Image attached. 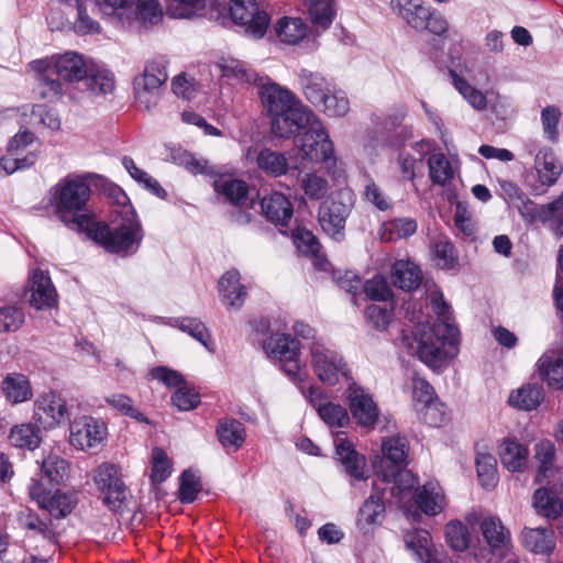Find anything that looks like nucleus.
<instances>
[{
  "instance_id": "nucleus-63",
  "label": "nucleus",
  "mask_w": 563,
  "mask_h": 563,
  "mask_svg": "<svg viewBox=\"0 0 563 563\" xmlns=\"http://www.w3.org/2000/svg\"><path fill=\"white\" fill-rule=\"evenodd\" d=\"M24 323L23 311L14 306L0 307V332H14Z\"/></svg>"
},
{
  "instance_id": "nucleus-19",
  "label": "nucleus",
  "mask_w": 563,
  "mask_h": 563,
  "mask_svg": "<svg viewBox=\"0 0 563 563\" xmlns=\"http://www.w3.org/2000/svg\"><path fill=\"white\" fill-rule=\"evenodd\" d=\"M298 77L306 99L317 108L321 102H324V98L334 86L321 74L308 69H301Z\"/></svg>"
},
{
  "instance_id": "nucleus-35",
  "label": "nucleus",
  "mask_w": 563,
  "mask_h": 563,
  "mask_svg": "<svg viewBox=\"0 0 563 563\" xmlns=\"http://www.w3.org/2000/svg\"><path fill=\"white\" fill-rule=\"evenodd\" d=\"M406 549L421 563H432L431 536L427 530L412 529L404 534Z\"/></svg>"
},
{
  "instance_id": "nucleus-24",
  "label": "nucleus",
  "mask_w": 563,
  "mask_h": 563,
  "mask_svg": "<svg viewBox=\"0 0 563 563\" xmlns=\"http://www.w3.org/2000/svg\"><path fill=\"white\" fill-rule=\"evenodd\" d=\"M219 291L221 300L227 307L240 309L243 306L246 290L240 283V273L236 269H230L221 276Z\"/></svg>"
},
{
  "instance_id": "nucleus-52",
  "label": "nucleus",
  "mask_w": 563,
  "mask_h": 563,
  "mask_svg": "<svg viewBox=\"0 0 563 563\" xmlns=\"http://www.w3.org/2000/svg\"><path fill=\"white\" fill-rule=\"evenodd\" d=\"M42 473L52 485H58L67 476L69 472L68 463L54 454L46 456L41 465Z\"/></svg>"
},
{
  "instance_id": "nucleus-57",
  "label": "nucleus",
  "mask_w": 563,
  "mask_h": 563,
  "mask_svg": "<svg viewBox=\"0 0 563 563\" xmlns=\"http://www.w3.org/2000/svg\"><path fill=\"white\" fill-rule=\"evenodd\" d=\"M122 164L133 179H135L140 184H143L144 187L155 196L159 198L165 197L166 191L164 188L161 187L158 181L151 177L144 170L140 169L131 157H123Z\"/></svg>"
},
{
  "instance_id": "nucleus-54",
  "label": "nucleus",
  "mask_w": 563,
  "mask_h": 563,
  "mask_svg": "<svg viewBox=\"0 0 563 563\" xmlns=\"http://www.w3.org/2000/svg\"><path fill=\"white\" fill-rule=\"evenodd\" d=\"M349 106L345 92L333 86L324 98V102H321L318 108L330 117H343L347 113Z\"/></svg>"
},
{
  "instance_id": "nucleus-41",
  "label": "nucleus",
  "mask_w": 563,
  "mask_h": 563,
  "mask_svg": "<svg viewBox=\"0 0 563 563\" xmlns=\"http://www.w3.org/2000/svg\"><path fill=\"white\" fill-rule=\"evenodd\" d=\"M536 511L548 519H556L563 511V504L556 494L548 488H539L533 495Z\"/></svg>"
},
{
  "instance_id": "nucleus-49",
  "label": "nucleus",
  "mask_w": 563,
  "mask_h": 563,
  "mask_svg": "<svg viewBox=\"0 0 563 563\" xmlns=\"http://www.w3.org/2000/svg\"><path fill=\"white\" fill-rule=\"evenodd\" d=\"M539 372L549 386L563 388V360L544 355L539 360Z\"/></svg>"
},
{
  "instance_id": "nucleus-36",
  "label": "nucleus",
  "mask_w": 563,
  "mask_h": 563,
  "mask_svg": "<svg viewBox=\"0 0 563 563\" xmlns=\"http://www.w3.org/2000/svg\"><path fill=\"white\" fill-rule=\"evenodd\" d=\"M544 398L543 388L537 384H527L512 391L509 405L514 408L531 411L537 409Z\"/></svg>"
},
{
  "instance_id": "nucleus-37",
  "label": "nucleus",
  "mask_w": 563,
  "mask_h": 563,
  "mask_svg": "<svg viewBox=\"0 0 563 563\" xmlns=\"http://www.w3.org/2000/svg\"><path fill=\"white\" fill-rule=\"evenodd\" d=\"M528 454L525 445L511 439L505 440L499 450L503 465L511 472H520L525 467Z\"/></svg>"
},
{
  "instance_id": "nucleus-11",
  "label": "nucleus",
  "mask_w": 563,
  "mask_h": 563,
  "mask_svg": "<svg viewBox=\"0 0 563 563\" xmlns=\"http://www.w3.org/2000/svg\"><path fill=\"white\" fill-rule=\"evenodd\" d=\"M107 439V426L90 416L76 418L70 424V443L81 451H95Z\"/></svg>"
},
{
  "instance_id": "nucleus-26",
  "label": "nucleus",
  "mask_w": 563,
  "mask_h": 563,
  "mask_svg": "<svg viewBox=\"0 0 563 563\" xmlns=\"http://www.w3.org/2000/svg\"><path fill=\"white\" fill-rule=\"evenodd\" d=\"M525 548L534 554H551L555 549L554 531L550 528H525L521 532Z\"/></svg>"
},
{
  "instance_id": "nucleus-62",
  "label": "nucleus",
  "mask_w": 563,
  "mask_h": 563,
  "mask_svg": "<svg viewBox=\"0 0 563 563\" xmlns=\"http://www.w3.org/2000/svg\"><path fill=\"white\" fill-rule=\"evenodd\" d=\"M416 410L420 415V419L431 427H440L446 418L445 407L438 399L418 407Z\"/></svg>"
},
{
  "instance_id": "nucleus-55",
  "label": "nucleus",
  "mask_w": 563,
  "mask_h": 563,
  "mask_svg": "<svg viewBox=\"0 0 563 563\" xmlns=\"http://www.w3.org/2000/svg\"><path fill=\"white\" fill-rule=\"evenodd\" d=\"M496 459L489 453H479L476 457L477 476L484 488L490 489L497 483Z\"/></svg>"
},
{
  "instance_id": "nucleus-32",
  "label": "nucleus",
  "mask_w": 563,
  "mask_h": 563,
  "mask_svg": "<svg viewBox=\"0 0 563 563\" xmlns=\"http://www.w3.org/2000/svg\"><path fill=\"white\" fill-rule=\"evenodd\" d=\"M66 10L75 11L74 22H69L74 31L79 34H95L100 32V25L91 19L87 11L88 8H96L90 0H62Z\"/></svg>"
},
{
  "instance_id": "nucleus-2",
  "label": "nucleus",
  "mask_w": 563,
  "mask_h": 563,
  "mask_svg": "<svg viewBox=\"0 0 563 563\" xmlns=\"http://www.w3.org/2000/svg\"><path fill=\"white\" fill-rule=\"evenodd\" d=\"M260 98L276 137H295L311 118V110L294 92L269 79L261 84Z\"/></svg>"
},
{
  "instance_id": "nucleus-30",
  "label": "nucleus",
  "mask_w": 563,
  "mask_h": 563,
  "mask_svg": "<svg viewBox=\"0 0 563 563\" xmlns=\"http://www.w3.org/2000/svg\"><path fill=\"white\" fill-rule=\"evenodd\" d=\"M163 12L157 0H136L132 11H128L123 24L137 23L143 26L157 24Z\"/></svg>"
},
{
  "instance_id": "nucleus-38",
  "label": "nucleus",
  "mask_w": 563,
  "mask_h": 563,
  "mask_svg": "<svg viewBox=\"0 0 563 563\" xmlns=\"http://www.w3.org/2000/svg\"><path fill=\"white\" fill-rule=\"evenodd\" d=\"M22 110L23 124L25 125L43 126L55 131L60 128V120L57 114L44 106H25L22 107Z\"/></svg>"
},
{
  "instance_id": "nucleus-31",
  "label": "nucleus",
  "mask_w": 563,
  "mask_h": 563,
  "mask_svg": "<svg viewBox=\"0 0 563 563\" xmlns=\"http://www.w3.org/2000/svg\"><path fill=\"white\" fill-rule=\"evenodd\" d=\"M216 432L219 442L228 451H238L246 438L243 423L235 419L225 418L219 420Z\"/></svg>"
},
{
  "instance_id": "nucleus-27",
  "label": "nucleus",
  "mask_w": 563,
  "mask_h": 563,
  "mask_svg": "<svg viewBox=\"0 0 563 563\" xmlns=\"http://www.w3.org/2000/svg\"><path fill=\"white\" fill-rule=\"evenodd\" d=\"M417 506L429 516L440 514L446 506L443 489L437 483H427L413 494Z\"/></svg>"
},
{
  "instance_id": "nucleus-17",
  "label": "nucleus",
  "mask_w": 563,
  "mask_h": 563,
  "mask_svg": "<svg viewBox=\"0 0 563 563\" xmlns=\"http://www.w3.org/2000/svg\"><path fill=\"white\" fill-rule=\"evenodd\" d=\"M30 292L29 301L36 309L52 308L57 301V292L51 277L42 271L33 272Z\"/></svg>"
},
{
  "instance_id": "nucleus-58",
  "label": "nucleus",
  "mask_w": 563,
  "mask_h": 563,
  "mask_svg": "<svg viewBox=\"0 0 563 563\" xmlns=\"http://www.w3.org/2000/svg\"><path fill=\"white\" fill-rule=\"evenodd\" d=\"M364 316L372 328L385 331L393 319V308L388 305L372 303L366 307Z\"/></svg>"
},
{
  "instance_id": "nucleus-64",
  "label": "nucleus",
  "mask_w": 563,
  "mask_h": 563,
  "mask_svg": "<svg viewBox=\"0 0 563 563\" xmlns=\"http://www.w3.org/2000/svg\"><path fill=\"white\" fill-rule=\"evenodd\" d=\"M294 243L305 255L318 257L320 243L312 232L305 229H297L292 232Z\"/></svg>"
},
{
  "instance_id": "nucleus-21",
  "label": "nucleus",
  "mask_w": 563,
  "mask_h": 563,
  "mask_svg": "<svg viewBox=\"0 0 563 563\" xmlns=\"http://www.w3.org/2000/svg\"><path fill=\"white\" fill-rule=\"evenodd\" d=\"M214 190L234 206L250 209L254 201L249 197L247 185L240 179L221 177L213 183Z\"/></svg>"
},
{
  "instance_id": "nucleus-56",
  "label": "nucleus",
  "mask_w": 563,
  "mask_h": 563,
  "mask_svg": "<svg viewBox=\"0 0 563 563\" xmlns=\"http://www.w3.org/2000/svg\"><path fill=\"white\" fill-rule=\"evenodd\" d=\"M430 178L434 184L445 185L453 178V169L444 154H432L428 159Z\"/></svg>"
},
{
  "instance_id": "nucleus-46",
  "label": "nucleus",
  "mask_w": 563,
  "mask_h": 563,
  "mask_svg": "<svg viewBox=\"0 0 563 563\" xmlns=\"http://www.w3.org/2000/svg\"><path fill=\"white\" fill-rule=\"evenodd\" d=\"M170 157L176 165L184 167L190 174L210 175L213 173V168L211 165H209L208 161L198 157L185 150H174Z\"/></svg>"
},
{
  "instance_id": "nucleus-40",
  "label": "nucleus",
  "mask_w": 563,
  "mask_h": 563,
  "mask_svg": "<svg viewBox=\"0 0 563 563\" xmlns=\"http://www.w3.org/2000/svg\"><path fill=\"white\" fill-rule=\"evenodd\" d=\"M268 355L276 360H289L298 356L299 343L289 334L272 335L265 343Z\"/></svg>"
},
{
  "instance_id": "nucleus-18",
  "label": "nucleus",
  "mask_w": 563,
  "mask_h": 563,
  "mask_svg": "<svg viewBox=\"0 0 563 563\" xmlns=\"http://www.w3.org/2000/svg\"><path fill=\"white\" fill-rule=\"evenodd\" d=\"M408 450L407 438L401 435L388 437L382 442L383 456H376L373 466L375 467V464L379 466L380 461H384V466L387 470L402 467L406 464Z\"/></svg>"
},
{
  "instance_id": "nucleus-53",
  "label": "nucleus",
  "mask_w": 563,
  "mask_h": 563,
  "mask_svg": "<svg viewBox=\"0 0 563 563\" xmlns=\"http://www.w3.org/2000/svg\"><path fill=\"white\" fill-rule=\"evenodd\" d=\"M104 401L123 416L135 419L139 422L151 423V421L134 407L133 400L125 394H111L104 397Z\"/></svg>"
},
{
  "instance_id": "nucleus-39",
  "label": "nucleus",
  "mask_w": 563,
  "mask_h": 563,
  "mask_svg": "<svg viewBox=\"0 0 563 563\" xmlns=\"http://www.w3.org/2000/svg\"><path fill=\"white\" fill-rule=\"evenodd\" d=\"M167 79V62L163 57H157L146 63L143 74L135 77L134 82L148 86L152 89H161Z\"/></svg>"
},
{
  "instance_id": "nucleus-4",
  "label": "nucleus",
  "mask_w": 563,
  "mask_h": 563,
  "mask_svg": "<svg viewBox=\"0 0 563 563\" xmlns=\"http://www.w3.org/2000/svg\"><path fill=\"white\" fill-rule=\"evenodd\" d=\"M114 190L120 191L119 188ZM119 197L121 200L118 201L119 206L114 213L122 217V222L113 229L107 224L91 222L90 229L85 231L108 252L128 255L137 250L143 232L132 206L126 202V196L119 192Z\"/></svg>"
},
{
  "instance_id": "nucleus-22",
  "label": "nucleus",
  "mask_w": 563,
  "mask_h": 563,
  "mask_svg": "<svg viewBox=\"0 0 563 563\" xmlns=\"http://www.w3.org/2000/svg\"><path fill=\"white\" fill-rule=\"evenodd\" d=\"M393 11L412 29L422 31L430 18V8L424 7L420 0H391Z\"/></svg>"
},
{
  "instance_id": "nucleus-59",
  "label": "nucleus",
  "mask_w": 563,
  "mask_h": 563,
  "mask_svg": "<svg viewBox=\"0 0 563 563\" xmlns=\"http://www.w3.org/2000/svg\"><path fill=\"white\" fill-rule=\"evenodd\" d=\"M301 189L311 200H320L328 194L330 186L325 178L316 173H307L300 180Z\"/></svg>"
},
{
  "instance_id": "nucleus-1",
  "label": "nucleus",
  "mask_w": 563,
  "mask_h": 563,
  "mask_svg": "<svg viewBox=\"0 0 563 563\" xmlns=\"http://www.w3.org/2000/svg\"><path fill=\"white\" fill-rule=\"evenodd\" d=\"M434 312L441 318L432 327L418 323L409 333L401 338L402 346L410 355L417 356L429 366L439 365L446 356L445 346L457 342L459 329L446 319L449 305L440 289L429 294Z\"/></svg>"
},
{
  "instance_id": "nucleus-14",
  "label": "nucleus",
  "mask_w": 563,
  "mask_h": 563,
  "mask_svg": "<svg viewBox=\"0 0 563 563\" xmlns=\"http://www.w3.org/2000/svg\"><path fill=\"white\" fill-rule=\"evenodd\" d=\"M350 410L356 422L365 428H372L377 421L378 409L372 396L355 383L347 390Z\"/></svg>"
},
{
  "instance_id": "nucleus-25",
  "label": "nucleus",
  "mask_w": 563,
  "mask_h": 563,
  "mask_svg": "<svg viewBox=\"0 0 563 563\" xmlns=\"http://www.w3.org/2000/svg\"><path fill=\"white\" fill-rule=\"evenodd\" d=\"M261 206L265 217L277 225L286 227L292 218V205L280 192H272L265 196Z\"/></svg>"
},
{
  "instance_id": "nucleus-45",
  "label": "nucleus",
  "mask_w": 563,
  "mask_h": 563,
  "mask_svg": "<svg viewBox=\"0 0 563 563\" xmlns=\"http://www.w3.org/2000/svg\"><path fill=\"white\" fill-rule=\"evenodd\" d=\"M256 162L260 169L274 177L285 175L289 168L286 156L269 148L262 150Z\"/></svg>"
},
{
  "instance_id": "nucleus-61",
  "label": "nucleus",
  "mask_w": 563,
  "mask_h": 563,
  "mask_svg": "<svg viewBox=\"0 0 563 563\" xmlns=\"http://www.w3.org/2000/svg\"><path fill=\"white\" fill-rule=\"evenodd\" d=\"M95 7L108 16L115 15L122 23L128 11H132L135 0H90Z\"/></svg>"
},
{
  "instance_id": "nucleus-10",
  "label": "nucleus",
  "mask_w": 563,
  "mask_h": 563,
  "mask_svg": "<svg viewBox=\"0 0 563 563\" xmlns=\"http://www.w3.org/2000/svg\"><path fill=\"white\" fill-rule=\"evenodd\" d=\"M310 353L313 371L321 382L334 385L341 376H347V365L338 352L313 342Z\"/></svg>"
},
{
  "instance_id": "nucleus-20",
  "label": "nucleus",
  "mask_w": 563,
  "mask_h": 563,
  "mask_svg": "<svg viewBox=\"0 0 563 563\" xmlns=\"http://www.w3.org/2000/svg\"><path fill=\"white\" fill-rule=\"evenodd\" d=\"M534 169L539 186L547 189L558 181L563 167L551 148H542L534 157Z\"/></svg>"
},
{
  "instance_id": "nucleus-48",
  "label": "nucleus",
  "mask_w": 563,
  "mask_h": 563,
  "mask_svg": "<svg viewBox=\"0 0 563 563\" xmlns=\"http://www.w3.org/2000/svg\"><path fill=\"white\" fill-rule=\"evenodd\" d=\"M9 439L14 446L30 450L37 448L41 442L40 430L31 423H22L13 427Z\"/></svg>"
},
{
  "instance_id": "nucleus-28",
  "label": "nucleus",
  "mask_w": 563,
  "mask_h": 563,
  "mask_svg": "<svg viewBox=\"0 0 563 563\" xmlns=\"http://www.w3.org/2000/svg\"><path fill=\"white\" fill-rule=\"evenodd\" d=\"M385 517V504L379 495H371L358 510L356 525L361 531L368 533L382 525Z\"/></svg>"
},
{
  "instance_id": "nucleus-51",
  "label": "nucleus",
  "mask_w": 563,
  "mask_h": 563,
  "mask_svg": "<svg viewBox=\"0 0 563 563\" xmlns=\"http://www.w3.org/2000/svg\"><path fill=\"white\" fill-rule=\"evenodd\" d=\"M445 540L449 547L463 552L470 547V532L467 527L460 520H451L444 529Z\"/></svg>"
},
{
  "instance_id": "nucleus-42",
  "label": "nucleus",
  "mask_w": 563,
  "mask_h": 563,
  "mask_svg": "<svg viewBox=\"0 0 563 563\" xmlns=\"http://www.w3.org/2000/svg\"><path fill=\"white\" fill-rule=\"evenodd\" d=\"M280 42L288 45L298 44L307 34V25L300 18L280 19L275 27Z\"/></svg>"
},
{
  "instance_id": "nucleus-47",
  "label": "nucleus",
  "mask_w": 563,
  "mask_h": 563,
  "mask_svg": "<svg viewBox=\"0 0 563 563\" xmlns=\"http://www.w3.org/2000/svg\"><path fill=\"white\" fill-rule=\"evenodd\" d=\"M88 79V87L95 93L109 95L115 89L114 75L92 62Z\"/></svg>"
},
{
  "instance_id": "nucleus-23",
  "label": "nucleus",
  "mask_w": 563,
  "mask_h": 563,
  "mask_svg": "<svg viewBox=\"0 0 563 563\" xmlns=\"http://www.w3.org/2000/svg\"><path fill=\"white\" fill-rule=\"evenodd\" d=\"M18 523L33 537L40 536L54 545L58 543V533L51 519L44 521L34 511L25 509L19 512Z\"/></svg>"
},
{
  "instance_id": "nucleus-33",
  "label": "nucleus",
  "mask_w": 563,
  "mask_h": 563,
  "mask_svg": "<svg viewBox=\"0 0 563 563\" xmlns=\"http://www.w3.org/2000/svg\"><path fill=\"white\" fill-rule=\"evenodd\" d=\"M393 284L402 290H413L422 280L420 268L410 261H396L391 268Z\"/></svg>"
},
{
  "instance_id": "nucleus-16",
  "label": "nucleus",
  "mask_w": 563,
  "mask_h": 563,
  "mask_svg": "<svg viewBox=\"0 0 563 563\" xmlns=\"http://www.w3.org/2000/svg\"><path fill=\"white\" fill-rule=\"evenodd\" d=\"M375 470L383 481H394L391 494L399 503L405 505L406 498L411 496L412 489L418 484L416 476L409 470L402 467L387 470L384 466V461H380L379 466L375 464Z\"/></svg>"
},
{
  "instance_id": "nucleus-3",
  "label": "nucleus",
  "mask_w": 563,
  "mask_h": 563,
  "mask_svg": "<svg viewBox=\"0 0 563 563\" xmlns=\"http://www.w3.org/2000/svg\"><path fill=\"white\" fill-rule=\"evenodd\" d=\"M106 185H109L108 180L93 173L69 175L62 179L55 188L59 219L70 229L80 232L89 230L91 218L78 212L85 209L90 198L91 186L104 188Z\"/></svg>"
},
{
  "instance_id": "nucleus-5",
  "label": "nucleus",
  "mask_w": 563,
  "mask_h": 563,
  "mask_svg": "<svg viewBox=\"0 0 563 563\" xmlns=\"http://www.w3.org/2000/svg\"><path fill=\"white\" fill-rule=\"evenodd\" d=\"M308 121V123L302 124L295 135H298L296 145L301 158L314 163L334 162L333 143L323 123L312 111Z\"/></svg>"
},
{
  "instance_id": "nucleus-12",
  "label": "nucleus",
  "mask_w": 563,
  "mask_h": 563,
  "mask_svg": "<svg viewBox=\"0 0 563 563\" xmlns=\"http://www.w3.org/2000/svg\"><path fill=\"white\" fill-rule=\"evenodd\" d=\"M481 531L489 545L474 548L473 556L478 563H488L496 551L506 549L510 542V533L497 517H487L481 522Z\"/></svg>"
},
{
  "instance_id": "nucleus-9",
  "label": "nucleus",
  "mask_w": 563,
  "mask_h": 563,
  "mask_svg": "<svg viewBox=\"0 0 563 563\" xmlns=\"http://www.w3.org/2000/svg\"><path fill=\"white\" fill-rule=\"evenodd\" d=\"M230 14L235 24L244 27L246 35L262 38L268 27V14L258 8L256 0H231Z\"/></svg>"
},
{
  "instance_id": "nucleus-60",
  "label": "nucleus",
  "mask_w": 563,
  "mask_h": 563,
  "mask_svg": "<svg viewBox=\"0 0 563 563\" xmlns=\"http://www.w3.org/2000/svg\"><path fill=\"white\" fill-rule=\"evenodd\" d=\"M453 75V82L459 92L464 97V99L475 109L483 110L486 108V97L484 93L473 86H471L466 80L459 77L456 74Z\"/></svg>"
},
{
  "instance_id": "nucleus-34",
  "label": "nucleus",
  "mask_w": 563,
  "mask_h": 563,
  "mask_svg": "<svg viewBox=\"0 0 563 563\" xmlns=\"http://www.w3.org/2000/svg\"><path fill=\"white\" fill-rule=\"evenodd\" d=\"M2 391L11 404H21L32 398L33 391L26 376L19 373H11L2 382Z\"/></svg>"
},
{
  "instance_id": "nucleus-8",
  "label": "nucleus",
  "mask_w": 563,
  "mask_h": 563,
  "mask_svg": "<svg viewBox=\"0 0 563 563\" xmlns=\"http://www.w3.org/2000/svg\"><path fill=\"white\" fill-rule=\"evenodd\" d=\"M92 60L76 52H66L51 59H37L30 63V67L36 73H47L52 67L56 74L66 81H80L87 78L91 71Z\"/></svg>"
},
{
  "instance_id": "nucleus-44",
  "label": "nucleus",
  "mask_w": 563,
  "mask_h": 563,
  "mask_svg": "<svg viewBox=\"0 0 563 563\" xmlns=\"http://www.w3.org/2000/svg\"><path fill=\"white\" fill-rule=\"evenodd\" d=\"M45 505L41 508L48 511V514L56 518L62 519L67 517L77 505V497L73 493H65L56 490L46 499Z\"/></svg>"
},
{
  "instance_id": "nucleus-50",
  "label": "nucleus",
  "mask_w": 563,
  "mask_h": 563,
  "mask_svg": "<svg viewBox=\"0 0 563 563\" xmlns=\"http://www.w3.org/2000/svg\"><path fill=\"white\" fill-rule=\"evenodd\" d=\"M151 483L158 485L172 474L173 464L167 453L161 448H154L151 453Z\"/></svg>"
},
{
  "instance_id": "nucleus-43",
  "label": "nucleus",
  "mask_w": 563,
  "mask_h": 563,
  "mask_svg": "<svg viewBox=\"0 0 563 563\" xmlns=\"http://www.w3.org/2000/svg\"><path fill=\"white\" fill-rule=\"evenodd\" d=\"M306 2L310 21L316 30H327L331 25L335 14L333 0H306Z\"/></svg>"
},
{
  "instance_id": "nucleus-6",
  "label": "nucleus",
  "mask_w": 563,
  "mask_h": 563,
  "mask_svg": "<svg viewBox=\"0 0 563 563\" xmlns=\"http://www.w3.org/2000/svg\"><path fill=\"white\" fill-rule=\"evenodd\" d=\"M355 198L350 189L338 191L330 200L322 202L318 210V222L322 231L334 241L341 242L345 238V223L353 207Z\"/></svg>"
},
{
  "instance_id": "nucleus-13",
  "label": "nucleus",
  "mask_w": 563,
  "mask_h": 563,
  "mask_svg": "<svg viewBox=\"0 0 563 563\" xmlns=\"http://www.w3.org/2000/svg\"><path fill=\"white\" fill-rule=\"evenodd\" d=\"M34 418L45 429H52L69 419L66 401L54 391H46L34 401Z\"/></svg>"
},
{
  "instance_id": "nucleus-29",
  "label": "nucleus",
  "mask_w": 563,
  "mask_h": 563,
  "mask_svg": "<svg viewBox=\"0 0 563 563\" xmlns=\"http://www.w3.org/2000/svg\"><path fill=\"white\" fill-rule=\"evenodd\" d=\"M321 391L317 387L309 388V399L317 407L320 418L331 427H343L349 423L350 418L346 409L339 404L331 401L318 402Z\"/></svg>"
},
{
  "instance_id": "nucleus-15",
  "label": "nucleus",
  "mask_w": 563,
  "mask_h": 563,
  "mask_svg": "<svg viewBox=\"0 0 563 563\" xmlns=\"http://www.w3.org/2000/svg\"><path fill=\"white\" fill-rule=\"evenodd\" d=\"M334 448L338 461L350 476L358 481L367 478L364 457L355 451L353 443L343 433L336 434Z\"/></svg>"
},
{
  "instance_id": "nucleus-7",
  "label": "nucleus",
  "mask_w": 563,
  "mask_h": 563,
  "mask_svg": "<svg viewBox=\"0 0 563 563\" xmlns=\"http://www.w3.org/2000/svg\"><path fill=\"white\" fill-rule=\"evenodd\" d=\"M93 481L102 494L103 504L113 512H122L129 490L122 481L120 468L112 463H102L95 470Z\"/></svg>"
}]
</instances>
